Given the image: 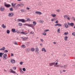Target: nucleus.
Returning <instances> with one entry per match:
<instances>
[{
	"label": "nucleus",
	"instance_id": "f257e3e1",
	"mask_svg": "<svg viewBox=\"0 0 75 75\" xmlns=\"http://www.w3.org/2000/svg\"><path fill=\"white\" fill-rule=\"evenodd\" d=\"M23 25H24L28 26V27H33V24H25Z\"/></svg>",
	"mask_w": 75,
	"mask_h": 75
},
{
	"label": "nucleus",
	"instance_id": "f03ea898",
	"mask_svg": "<svg viewBox=\"0 0 75 75\" xmlns=\"http://www.w3.org/2000/svg\"><path fill=\"white\" fill-rule=\"evenodd\" d=\"M3 58L4 59H7L8 58V57H7V54H4L3 57Z\"/></svg>",
	"mask_w": 75,
	"mask_h": 75
},
{
	"label": "nucleus",
	"instance_id": "7ed1b4c3",
	"mask_svg": "<svg viewBox=\"0 0 75 75\" xmlns=\"http://www.w3.org/2000/svg\"><path fill=\"white\" fill-rule=\"evenodd\" d=\"M4 6L6 7H7V8H8V7H11V5H10L8 4H6V2L4 3Z\"/></svg>",
	"mask_w": 75,
	"mask_h": 75
},
{
	"label": "nucleus",
	"instance_id": "20e7f679",
	"mask_svg": "<svg viewBox=\"0 0 75 75\" xmlns=\"http://www.w3.org/2000/svg\"><path fill=\"white\" fill-rule=\"evenodd\" d=\"M35 52H36V54H38L39 53V49L38 47L36 48L35 50Z\"/></svg>",
	"mask_w": 75,
	"mask_h": 75
},
{
	"label": "nucleus",
	"instance_id": "39448f33",
	"mask_svg": "<svg viewBox=\"0 0 75 75\" xmlns=\"http://www.w3.org/2000/svg\"><path fill=\"white\" fill-rule=\"evenodd\" d=\"M57 62H56L55 63V64L54 65V67H57L58 68H59V67H60V64H58Z\"/></svg>",
	"mask_w": 75,
	"mask_h": 75
},
{
	"label": "nucleus",
	"instance_id": "423d86ee",
	"mask_svg": "<svg viewBox=\"0 0 75 75\" xmlns=\"http://www.w3.org/2000/svg\"><path fill=\"white\" fill-rule=\"evenodd\" d=\"M13 16H14V13H10L8 14V16L10 17H13Z\"/></svg>",
	"mask_w": 75,
	"mask_h": 75
},
{
	"label": "nucleus",
	"instance_id": "0eeeda50",
	"mask_svg": "<svg viewBox=\"0 0 75 75\" xmlns=\"http://www.w3.org/2000/svg\"><path fill=\"white\" fill-rule=\"evenodd\" d=\"M55 62H52V63H49V66H53V65H55Z\"/></svg>",
	"mask_w": 75,
	"mask_h": 75
},
{
	"label": "nucleus",
	"instance_id": "6e6552de",
	"mask_svg": "<svg viewBox=\"0 0 75 75\" xmlns=\"http://www.w3.org/2000/svg\"><path fill=\"white\" fill-rule=\"evenodd\" d=\"M19 4H18L16 6H15V7L13 8L14 9H16V10L17 9V8L19 7Z\"/></svg>",
	"mask_w": 75,
	"mask_h": 75
},
{
	"label": "nucleus",
	"instance_id": "1a4fd4ad",
	"mask_svg": "<svg viewBox=\"0 0 75 75\" xmlns=\"http://www.w3.org/2000/svg\"><path fill=\"white\" fill-rule=\"evenodd\" d=\"M22 40H23V41H26V40H27L28 39V37L26 38H22L21 37Z\"/></svg>",
	"mask_w": 75,
	"mask_h": 75
},
{
	"label": "nucleus",
	"instance_id": "9d476101",
	"mask_svg": "<svg viewBox=\"0 0 75 75\" xmlns=\"http://www.w3.org/2000/svg\"><path fill=\"white\" fill-rule=\"evenodd\" d=\"M0 10L1 11H4L5 10V8L3 7H1L0 8Z\"/></svg>",
	"mask_w": 75,
	"mask_h": 75
},
{
	"label": "nucleus",
	"instance_id": "9b49d317",
	"mask_svg": "<svg viewBox=\"0 0 75 75\" xmlns=\"http://www.w3.org/2000/svg\"><path fill=\"white\" fill-rule=\"evenodd\" d=\"M42 51L43 52L44 51V52H47V50L44 47H43L42 49Z\"/></svg>",
	"mask_w": 75,
	"mask_h": 75
},
{
	"label": "nucleus",
	"instance_id": "f8f14e48",
	"mask_svg": "<svg viewBox=\"0 0 75 75\" xmlns=\"http://www.w3.org/2000/svg\"><path fill=\"white\" fill-rule=\"evenodd\" d=\"M16 3H14V4L13 3H11V5L12 7H13V8L16 6Z\"/></svg>",
	"mask_w": 75,
	"mask_h": 75
},
{
	"label": "nucleus",
	"instance_id": "ddd939ff",
	"mask_svg": "<svg viewBox=\"0 0 75 75\" xmlns=\"http://www.w3.org/2000/svg\"><path fill=\"white\" fill-rule=\"evenodd\" d=\"M64 26H65L66 28H68L69 27L68 25H67V23H66L64 24Z\"/></svg>",
	"mask_w": 75,
	"mask_h": 75
},
{
	"label": "nucleus",
	"instance_id": "4468645a",
	"mask_svg": "<svg viewBox=\"0 0 75 75\" xmlns=\"http://www.w3.org/2000/svg\"><path fill=\"white\" fill-rule=\"evenodd\" d=\"M11 63H12V64H14L16 61H15V60H14L13 59H11Z\"/></svg>",
	"mask_w": 75,
	"mask_h": 75
},
{
	"label": "nucleus",
	"instance_id": "2eb2a0df",
	"mask_svg": "<svg viewBox=\"0 0 75 75\" xmlns=\"http://www.w3.org/2000/svg\"><path fill=\"white\" fill-rule=\"evenodd\" d=\"M10 72L11 73H13V74H15L16 73V71H13L12 69H10Z\"/></svg>",
	"mask_w": 75,
	"mask_h": 75
},
{
	"label": "nucleus",
	"instance_id": "dca6fc26",
	"mask_svg": "<svg viewBox=\"0 0 75 75\" xmlns=\"http://www.w3.org/2000/svg\"><path fill=\"white\" fill-rule=\"evenodd\" d=\"M21 34H23L24 35H26L27 34H28V33H26L25 32H22L20 33Z\"/></svg>",
	"mask_w": 75,
	"mask_h": 75
},
{
	"label": "nucleus",
	"instance_id": "f3484780",
	"mask_svg": "<svg viewBox=\"0 0 75 75\" xmlns=\"http://www.w3.org/2000/svg\"><path fill=\"white\" fill-rule=\"evenodd\" d=\"M51 16L52 17H56V15L55 14H51Z\"/></svg>",
	"mask_w": 75,
	"mask_h": 75
},
{
	"label": "nucleus",
	"instance_id": "a211bd4d",
	"mask_svg": "<svg viewBox=\"0 0 75 75\" xmlns=\"http://www.w3.org/2000/svg\"><path fill=\"white\" fill-rule=\"evenodd\" d=\"M5 49H6L5 47H3L2 48L0 49V50L1 51H4V50H5Z\"/></svg>",
	"mask_w": 75,
	"mask_h": 75
},
{
	"label": "nucleus",
	"instance_id": "6ab92c4d",
	"mask_svg": "<svg viewBox=\"0 0 75 75\" xmlns=\"http://www.w3.org/2000/svg\"><path fill=\"white\" fill-rule=\"evenodd\" d=\"M1 27L3 28H6V26L4 25V24H2L1 25Z\"/></svg>",
	"mask_w": 75,
	"mask_h": 75
},
{
	"label": "nucleus",
	"instance_id": "aec40b11",
	"mask_svg": "<svg viewBox=\"0 0 75 75\" xmlns=\"http://www.w3.org/2000/svg\"><path fill=\"white\" fill-rule=\"evenodd\" d=\"M35 13L38 14H42V13L41 12L36 11L35 12Z\"/></svg>",
	"mask_w": 75,
	"mask_h": 75
},
{
	"label": "nucleus",
	"instance_id": "412c9836",
	"mask_svg": "<svg viewBox=\"0 0 75 75\" xmlns=\"http://www.w3.org/2000/svg\"><path fill=\"white\" fill-rule=\"evenodd\" d=\"M21 12L22 13H23V12H26V10L25 9H21Z\"/></svg>",
	"mask_w": 75,
	"mask_h": 75
},
{
	"label": "nucleus",
	"instance_id": "4be33fe9",
	"mask_svg": "<svg viewBox=\"0 0 75 75\" xmlns=\"http://www.w3.org/2000/svg\"><path fill=\"white\" fill-rule=\"evenodd\" d=\"M65 41H67L68 40V37L66 36L64 37Z\"/></svg>",
	"mask_w": 75,
	"mask_h": 75
},
{
	"label": "nucleus",
	"instance_id": "5701e85b",
	"mask_svg": "<svg viewBox=\"0 0 75 75\" xmlns=\"http://www.w3.org/2000/svg\"><path fill=\"white\" fill-rule=\"evenodd\" d=\"M3 54H4V53L0 52V57H2Z\"/></svg>",
	"mask_w": 75,
	"mask_h": 75
},
{
	"label": "nucleus",
	"instance_id": "b1692460",
	"mask_svg": "<svg viewBox=\"0 0 75 75\" xmlns=\"http://www.w3.org/2000/svg\"><path fill=\"white\" fill-rule=\"evenodd\" d=\"M64 17L65 19H67L68 18V16L67 15H64Z\"/></svg>",
	"mask_w": 75,
	"mask_h": 75
},
{
	"label": "nucleus",
	"instance_id": "393cba45",
	"mask_svg": "<svg viewBox=\"0 0 75 75\" xmlns=\"http://www.w3.org/2000/svg\"><path fill=\"white\" fill-rule=\"evenodd\" d=\"M33 25H35L37 24V22H36L35 21H33Z\"/></svg>",
	"mask_w": 75,
	"mask_h": 75
},
{
	"label": "nucleus",
	"instance_id": "a878e982",
	"mask_svg": "<svg viewBox=\"0 0 75 75\" xmlns=\"http://www.w3.org/2000/svg\"><path fill=\"white\" fill-rule=\"evenodd\" d=\"M31 50L32 52H33L35 50V49L34 48H32L31 49Z\"/></svg>",
	"mask_w": 75,
	"mask_h": 75
},
{
	"label": "nucleus",
	"instance_id": "bb28decb",
	"mask_svg": "<svg viewBox=\"0 0 75 75\" xmlns=\"http://www.w3.org/2000/svg\"><path fill=\"white\" fill-rule=\"evenodd\" d=\"M70 25L71 26V27H73L74 25V23H71Z\"/></svg>",
	"mask_w": 75,
	"mask_h": 75
},
{
	"label": "nucleus",
	"instance_id": "cd10ccee",
	"mask_svg": "<svg viewBox=\"0 0 75 75\" xmlns=\"http://www.w3.org/2000/svg\"><path fill=\"white\" fill-rule=\"evenodd\" d=\"M19 7H21V6H24V4H19Z\"/></svg>",
	"mask_w": 75,
	"mask_h": 75
},
{
	"label": "nucleus",
	"instance_id": "c85d7f7f",
	"mask_svg": "<svg viewBox=\"0 0 75 75\" xmlns=\"http://www.w3.org/2000/svg\"><path fill=\"white\" fill-rule=\"evenodd\" d=\"M26 21H31V20L30 18H28Z\"/></svg>",
	"mask_w": 75,
	"mask_h": 75
},
{
	"label": "nucleus",
	"instance_id": "c756f323",
	"mask_svg": "<svg viewBox=\"0 0 75 75\" xmlns=\"http://www.w3.org/2000/svg\"><path fill=\"white\" fill-rule=\"evenodd\" d=\"M12 32H15L16 31V29L14 28H13L11 29Z\"/></svg>",
	"mask_w": 75,
	"mask_h": 75
},
{
	"label": "nucleus",
	"instance_id": "7c9ffc66",
	"mask_svg": "<svg viewBox=\"0 0 75 75\" xmlns=\"http://www.w3.org/2000/svg\"><path fill=\"white\" fill-rule=\"evenodd\" d=\"M21 47L22 48H24L26 47V46H25V45H23L21 46Z\"/></svg>",
	"mask_w": 75,
	"mask_h": 75
},
{
	"label": "nucleus",
	"instance_id": "2f4dec72",
	"mask_svg": "<svg viewBox=\"0 0 75 75\" xmlns=\"http://www.w3.org/2000/svg\"><path fill=\"white\" fill-rule=\"evenodd\" d=\"M18 25H19V26H20V27H21V26H22V23H18Z\"/></svg>",
	"mask_w": 75,
	"mask_h": 75
},
{
	"label": "nucleus",
	"instance_id": "473e14b6",
	"mask_svg": "<svg viewBox=\"0 0 75 75\" xmlns=\"http://www.w3.org/2000/svg\"><path fill=\"white\" fill-rule=\"evenodd\" d=\"M68 34V32H65L64 33V35H67Z\"/></svg>",
	"mask_w": 75,
	"mask_h": 75
},
{
	"label": "nucleus",
	"instance_id": "72a5a7b5",
	"mask_svg": "<svg viewBox=\"0 0 75 75\" xmlns=\"http://www.w3.org/2000/svg\"><path fill=\"white\" fill-rule=\"evenodd\" d=\"M57 32H58V33H60V28H59L57 30Z\"/></svg>",
	"mask_w": 75,
	"mask_h": 75
},
{
	"label": "nucleus",
	"instance_id": "f704fd0d",
	"mask_svg": "<svg viewBox=\"0 0 75 75\" xmlns=\"http://www.w3.org/2000/svg\"><path fill=\"white\" fill-rule=\"evenodd\" d=\"M10 31L9 30H6V33L7 34H9L10 33Z\"/></svg>",
	"mask_w": 75,
	"mask_h": 75
},
{
	"label": "nucleus",
	"instance_id": "c9c22d12",
	"mask_svg": "<svg viewBox=\"0 0 75 75\" xmlns=\"http://www.w3.org/2000/svg\"><path fill=\"white\" fill-rule=\"evenodd\" d=\"M67 67H68V65L66 64V65H64L63 67L64 68H67Z\"/></svg>",
	"mask_w": 75,
	"mask_h": 75
},
{
	"label": "nucleus",
	"instance_id": "e433bc0d",
	"mask_svg": "<svg viewBox=\"0 0 75 75\" xmlns=\"http://www.w3.org/2000/svg\"><path fill=\"white\" fill-rule=\"evenodd\" d=\"M40 23H44V21H43L42 20H40Z\"/></svg>",
	"mask_w": 75,
	"mask_h": 75
},
{
	"label": "nucleus",
	"instance_id": "4c0bfd02",
	"mask_svg": "<svg viewBox=\"0 0 75 75\" xmlns=\"http://www.w3.org/2000/svg\"><path fill=\"white\" fill-rule=\"evenodd\" d=\"M8 52V50H5V51H4V53H7V52Z\"/></svg>",
	"mask_w": 75,
	"mask_h": 75
},
{
	"label": "nucleus",
	"instance_id": "58836bf2",
	"mask_svg": "<svg viewBox=\"0 0 75 75\" xmlns=\"http://www.w3.org/2000/svg\"><path fill=\"white\" fill-rule=\"evenodd\" d=\"M21 21L22 22V23H24V22H25L24 19H21Z\"/></svg>",
	"mask_w": 75,
	"mask_h": 75
},
{
	"label": "nucleus",
	"instance_id": "ea45409f",
	"mask_svg": "<svg viewBox=\"0 0 75 75\" xmlns=\"http://www.w3.org/2000/svg\"><path fill=\"white\" fill-rule=\"evenodd\" d=\"M9 10H10V11H13V8H10L9 9Z\"/></svg>",
	"mask_w": 75,
	"mask_h": 75
},
{
	"label": "nucleus",
	"instance_id": "a19ab883",
	"mask_svg": "<svg viewBox=\"0 0 75 75\" xmlns=\"http://www.w3.org/2000/svg\"><path fill=\"white\" fill-rule=\"evenodd\" d=\"M58 26H59V27H61V26H62V25L58 23Z\"/></svg>",
	"mask_w": 75,
	"mask_h": 75
},
{
	"label": "nucleus",
	"instance_id": "79ce46f5",
	"mask_svg": "<svg viewBox=\"0 0 75 75\" xmlns=\"http://www.w3.org/2000/svg\"><path fill=\"white\" fill-rule=\"evenodd\" d=\"M72 35L75 36V32L72 33Z\"/></svg>",
	"mask_w": 75,
	"mask_h": 75
},
{
	"label": "nucleus",
	"instance_id": "37998d69",
	"mask_svg": "<svg viewBox=\"0 0 75 75\" xmlns=\"http://www.w3.org/2000/svg\"><path fill=\"white\" fill-rule=\"evenodd\" d=\"M26 10H30V8L27 7L26 8Z\"/></svg>",
	"mask_w": 75,
	"mask_h": 75
},
{
	"label": "nucleus",
	"instance_id": "c03bdc74",
	"mask_svg": "<svg viewBox=\"0 0 75 75\" xmlns=\"http://www.w3.org/2000/svg\"><path fill=\"white\" fill-rule=\"evenodd\" d=\"M50 31V30L49 29L47 30H45V32H47V31Z\"/></svg>",
	"mask_w": 75,
	"mask_h": 75
},
{
	"label": "nucleus",
	"instance_id": "a18cd8bd",
	"mask_svg": "<svg viewBox=\"0 0 75 75\" xmlns=\"http://www.w3.org/2000/svg\"><path fill=\"white\" fill-rule=\"evenodd\" d=\"M23 71H25V68H23Z\"/></svg>",
	"mask_w": 75,
	"mask_h": 75
},
{
	"label": "nucleus",
	"instance_id": "49530a36",
	"mask_svg": "<svg viewBox=\"0 0 75 75\" xmlns=\"http://www.w3.org/2000/svg\"><path fill=\"white\" fill-rule=\"evenodd\" d=\"M13 69H14V70H16V67H13Z\"/></svg>",
	"mask_w": 75,
	"mask_h": 75
},
{
	"label": "nucleus",
	"instance_id": "de8ad7c7",
	"mask_svg": "<svg viewBox=\"0 0 75 75\" xmlns=\"http://www.w3.org/2000/svg\"><path fill=\"white\" fill-rule=\"evenodd\" d=\"M21 21V19H18V21Z\"/></svg>",
	"mask_w": 75,
	"mask_h": 75
},
{
	"label": "nucleus",
	"instance_id": "09e8293b",
	"mask_svg": "<svg viewBox=\"0 0 75 75\" xmlns=\"http://www.w3.org/2000/svg\"><path fill=\"white\" fill-rule=\"evenodd\" d=\"M56 11L57 12H60L59 9H57L56 10Z\"/></svg>",
	"mask_w": 75,
	"mask_h": 75
},
{
	"label": "nucleus",
	"instance_id": "8fccbe9b",
	"mask_svg": "<svg viewBox=\"0 0 75 75\" xmlns=\"http://www.w3.org/2000/svg\"><path fill=\"white\" fill-rule=\"evenodd\" d=\"M34 32H33V31H32L30 33V34H34Z\"/></svg>",
	"mask_w": 75,
	"mask_h": 75
},
{
	"label": "nucleus",
	"instance_id": "3c124183",
	"mask_svg": "<svg viewBox=\"0 0 75 75\" xmlns=\"http://www.w3.org/2000/svg\"><path fill=\"white\" fill-rule=\"evenodd\" d=\"M40 40L42 42H44V40H42V39H40Z\"/></svg>",
	"mask_w": 75,
	"mask_h": 75
},
{
	"label": "nucleus",
	"instance_id": "603ef678",
	"mask_svg": "<svg viewBox=\"0 0 75 75\" xmlns=\"http://www.w3.org/2000/svg\"><path fill=\"white\" fill-rule=\"evenodd\" d=\"M23 62H20V65H23Z\"/></svg>",
	"mask_w": 75,
	"mask_h": 75
},
{
	"label": "nucleus",
	"instance_id": "864d4df0",
	"mask_svg": "<svg viewBox=\"0 0 75 75\" xmlns=\"http://www.w3.org/2000/svg\"><path fill=\"white\" fill-rule=\"evenodd\" d=\"M14 44H15V45H18V44H17V42H14Z\"/></svg>",
	"mask_w": 75,
	"mask_h": 75
},
{
	"label": "nucleus",
	"instance_id": "5fc2aeb1",
	"mask_svg": "<svg viewBox=\"0 0 75 75\" xmlns=\"http://www.w3.org/2000/svg\"><path fill=\"white\" fill-rule=\"evenodd\" d=\"M59 67H60V68H62L64 67H63V66H61V65H60Z\"/></svg>",
	"mask_w": 75,
	"mask_h": 75
},
{
	"label": "nucleus",
	"instance_id": "6e6d98bb",
	"mask_svg": "<svg viewBox=\"0 0 75 75\" xmlns=\"http://www.w3.org/2000/svg\"><path fill=\"white\" fill-rule=\"evenodd\" d=\"M67 18L68 20H70V18L69 17H67Z\"/></svg>",
	"mask_w": 75,
	"mask_h": 75
},
{
	"label": "nucleus",
	"instance_id": "4d7b16f0",
	"mask_svg": "<svg viewBox=\"0 0 75 75\" xmlns=\"http://www.w3.org/2000/svg\"><path fill=\"white\" fill-rule=\"evenodd\" d=\"M56 61L57 62H59V60H58V59L56 60L55 62H56Z\"/></svg>",
	"mask_w": 75,
	"mask_h": 75
},
{
	"label": "nucleus",
	"instance_id": "13d9d810",
	"mask_svg": "<svg viewBox=\"0 0 75 75\" xmlns=\"http://www.w3.org/2000/svg\"><path fill=\"white\" fill-rule=\"evenodd\" d=\"M11 57H13V56H14V54H13V53H11Z\"/></svg>",
	"mask_w": 75,
	"mask_h": 75
},
{
	"label": "nucleus",
	"instance_id": "bf43d9fd",
	"mask_svg": "<svg viewBox=\"0 0 75 75\" xmlns=\"http://www.w3.org/2000/svg\"><path fill=\"white\" fill-rule=\"evenodd\" d=\"M55 23H58V21H56Z\"/></svg>",
	"mask_w": 75,
	"mask_h": 75
},
{
	"label": "nucleus",
	"instance_id": "052dcab7",
	"mask_svg": "<svg viewBox=\"0 0 75 75\" xmlns=\"http://www.w3.org/2000/svg\"><path fill=\"white\" fill-rule=\"evenodd\" d=\"M54 25L55 26H57V25L58 26V23L56 24H55Z\"/></svg>",
	"mask_w": 75,
	"mask_h": 75
},
{
	"label": "nucleus",
	"instance_id": "680f3d73",
	"mask_svg": "<svg viewBox=\"0 0 75 75\" xmlns=\"http://www.w3.org/2000/svg\"><path fill=\"white\" fill-rule=\"evenodd\" d=\"M43 35H47V34L46 33H43Z\"/></svg>",
	"mask_w": 75,
	"mask_h": 75
},
{
	"label": "nucleus",
	"instance_id": "e2e57ef3",
	"mask_svg": "<svg viewBox=\"0 0 75 75\" xmlns=\"http://www.w3.org/2000/svg\"><path fill=\"white\" fill-rule=\"evenodd\" d=\"M18 30H16V31H15V32L16 33H18Z\"/></svg>",
	"mask_w": 75,
	"mask_h": 75
},
{
	"label": "nucleus",
	"instance_id": "0e129e2a",
	"mask_svg": "<svg viewBox=\"0 0 75 75\" xmlns=\"http://www.w3.org/2000/svg\"><path fill=\"white\" fill-rule=\"evenodd\" d=\"M54 21V19H52L51 20V21Z\"/></svg>",
	"mask_w": 75,
	"mask_h": 75
},
{
	"label": "nucleus",
	"instance_id": "69168bd1",
	"mask_svg": "<svg viewBox=\"0 0 75 75\" xmlns=\"http://www.w3.org/2000/svg\"><path fill=\"white\" fill-rule=\"evenodd\" d=\"M68 25H70V23H69L68 22Z\"/></svg>",
	"mask_w": 75,
	"mask_h": 75
},
{
	"label": "nucleus",
	"instance_id": "338daca9",
	"mask_svg": "<svg viewBox=\"0 0 75 75\" xmlns=\"http://www.w3.org/2000/svg\"><path fill=\"white\" fill-rule=\"evenodd\" d=\"M21 71H22V69L21 68L20 69V72H21Z\"/></svg>",
	"mask_w": 75,
	"mask_h": 75
},
{
	"label": "nucleus",
	"instance_id": "774afa93",
	"mask_svg": "<svg viewBox=\"0 0 75 75\" xmlns=\"http://www.w3.org/2000/svg\"><path fill=\"white\" fill-rule=\"evenodd\" d=\"M73 20H74V21H75V18L73 17Z\"/></svg>",
	"mask_w": 75,
	"mask_h": 75
}]
</instances>
